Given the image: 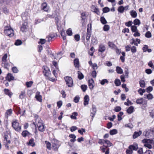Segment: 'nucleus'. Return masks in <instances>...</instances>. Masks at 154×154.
Returning <instances> with one entry per match:
<instances>
[{
    "mask_svg": "<svg viewBox=\"0 0 154 154\" xmlns=\"http://www.w3.org/2000/svg\"><path fill=\"white\" fill-rule=\"evenodd\" d=\"M35 98L38 101L40 102H42V96L40 94V93L39 92L37 91L36 93Z\"/></svg>",
    "mask_w": 154,
    "mask_h": 154,
    "instance_id": "9b49d317",
    "label": "nucleus"
},
{
    "mask_svg": "<svg viewBox=\"0 0 154 154\" xmlns=\"http://www.w3.org/2000/svg\"><path fill=\"white\" fill-rule=\"evenodd\" d=\"M35 123L38 127V130L41 132H43L45 130L44 125L42 122V121L39 118H37L35 120Z\"/></svg>",
    "mask_w": 154,
    "mask_h": 154,
    "instance_id": "7ed1b4c3",
    "label": "nucleus"
},
{
    "mask_svg": "<svg viewBox=\"0 0 154 154\" xmlns=\"http://www.w3.org/2000/svg\"><path fill=\"white\" fill-rule=\"evenodd\" d=\"M13 128L17 131H20L21 130V126L19 125V124L16 120H13L12 123Z\"/></svg>",
    "mask_w": 154,
    "mask_h": 154,
    "instance_id": "20e7f679",
    "label": "nucleus"
},
{
    "mask_svg": "<svg viewBox=\"0 0 154 154\" xmlns=\"http://www.w3.org/2000/svg\"><path fill=\"white\" fill-rule=\"evenodd\" d=\"M134 109V107L131 106L127 109V112L129 114H131L133 112Z\"/></svg>",
    "mask_w": 154,
    "mask_h": 154,
    "instance_id": "c85d7f7f",
    "label": "nucleus"
},
{
    "mask_svg": "<svg viewBox=\"0 0 154 154\" xmlns=\"http://www.w3.org/2000/svg\"><path fill=\"white\" fill-rule=\"evenodd\" d=\"M29 17L28 13L26 11L22 14V18L24 21V23L21 27V30L23 32H26L28 27V21Z\"/></svg>",
    "mask_w": 154,
    "mask_h": 154,
    "instance_id": "f257e3e1",
    "label": "nucleus"
},
{
    "mask_svg": "<svg viewBox=\"0 0 154 154\" xmlns=\"http://www.w3.org/2000/svg\"><path fill=\"white\" fill-rule=\"evenodd\" d=\"M142 133L141 131H139L138 132L135 131L134 133L133 137L134 139H135L140 136Z\"/></svg>",
    "mask_w": 154,
    "mask_h": 154,
    "instance_id": "dca6fc26",
    "label": "nucleus"
},
{
    "mask_svg": "<svg viewBox=\"0 0 154 154\" xmlns=\"http://www.w3.org/2000/svg\"><path fill=\"white\" fill-rule=\"evenodd\" d=\"M12 113V110L11 109L7 110L5 113V116L6 118H8L9 116H10Z\"/></svg>",
    "mask_w": 154,
    "mask_h": 154,
    "instance_id": "5701e85b",
    "label": "nucleus"
},
{
    "mask_svg": "<svg viewBox=\"0 0 154 154\" xmlns=\"http://www.w3.org/2000/svg\"><path fill=\"white\" fill-rule=\"evenodd\" d=\"M118 11L119 13H123L124 11V7L123 6H119L118 8Z\"/></svg>",
    "mask_w": 154,
    "mask_h": 154,
    "instance_id": "473e14b6",
    "label": "nucleus"
},
{
    "mask_svg": "<svg viewBox=\"0 0 154 154\" xmlns=\"http://www.w3.org/2000/svg\"><path fill=\"white\" fill-rule=\"evenodd\" d=\"M123 113L122 112H120L119 113L118 115V121H120L122 119L121 116L123 115Z\"/></svg>",
    "mask_w": 154,
    "mask_h": 154,
    "instance_id": "e433bc0d",
    "label": "nucleus"
},
{
    "mask_svg": "<svg viewBox=\"0 0 154 154\" xmlns=\"http://www.w3.org/2000/svg\"><path fill=\"white\" fill-rule=\"evenodd\" d=\"M45 42L46 40L45 39L41 38L40 39V41L38 42V43L43 45L45 43Z\"/></svg>",
    "mask_w": 154,
    "mask_h": 154,
    "instance_id": "680f3d73",
    "label": "nucleus"
},
{
    "mask_svg": "<svg viewBox=\"0 0 154 154\" xmlns=\"http://www.w3.org/2000/svg\"><path fill=\"white\" fill-rule=\"evenodd\" d=\"M145 36L147 38H150L152 36V35L149 31H147L145 34Z\"/></svg>",
    "mask_w": 154,
    "mask_h": 154,
    "instance_id": "864d4df0",
    "label": "nucleus"
},
{
    "mask_svg": "<svg viewBox=\"0 0 154 154\" xmlns=\"http://www.w3.org/2000/svg\"><path fill=\"white\" fill-rule=\"evenodd\" d=\"M104 141V146L106 147L112 146V144L109 141L107 140H104V141Z\"/></svg>",
    "mask_w": 154,
    "mask_h": 154,
    "instance_id": "412c9836",
    "label": "nucleus"
},
{
    "mask_svg": "<svg viewBox=\"0 0 154 154\" xmlns=\"http://www.w3.org/2000/svg\"><path fill=\"white\" fill-rule=\"evenodd\" d=\"M2 66L4 68L8 69L10 66V65L7 60L2 61Z\"/></svg>",
    "mask_w": 154,
    "mask_h": 154,
    "instance_id": "ddd939ff",
    "label": "nucleus"
},
{
    "mask_svg": "<svg viewBox=\"0 0 154 154\" xmlns=\"http://www.w3.org/2000/svg\"><path fill=\"white\" fill-rule=\"evenodd\" d=\"M30 125L34 133L36 134L37 131L36 129V124L35 122H32V124H31Z\"/></svg>",
    "mask_w": 154,
    "mask_h": 154,
    "instance_id": "b1692460",
    "label": "nucleus"
},
{
    "mask_svg": "<svg viewBox=\"0 0 154 154\" xmlns=\"http://www.w3.org/2000/svg\"><path fill=\"white\" fill-rule=\"evenodd\" d=\"M42 68L44 75L46 77H48L49 80L51 81L52 79L49 77L51 75V72L49 69L46 66H43Z\"/></svg>",
    "mask_w": 154,
    "mask_h": 154,
    "instance_id": "39448f33",
    "label": "nucleus"
},
{
    "mask_svg": "<svg viewBox=\"0 0 154 154\" xmlns=\"http://www.w3.org/2000/svg\"><path fill=\"white\" fill-rule=\"evenodd\" d=\"M133 22L131 21H129L128 22L125 23V25L128 27L131 26Z\"/></svg>",
    "mask_w": 154,
    "mask_h": 154,
    "instance_id": "338daca9",
    "label": "nucleus"
},
{
    "mask_svg": "<svg viewBox=\"0 0 154 154\" xmlns=\"http://www.w3.org/2000/svg\"><path fill=\"white\" fill-rule=\"evenodd\" d=\"M61 35L62 36V37L63 40H65L66 39V36L65 34V32L64 31H62L61 32Z\"/></svg>",
    "mask_w": 154,
    "mask_h": 154,
    "instance_id": "0e129e2a",
    "label": "nucleus"
},
{
    "mask_svg": "<svg viewBox=\"0 0 154 154\" xmlns=\"http://www.w3.org/2000/svg\"><path fill=\"white\" fill-rule=\"evenodd\" d=\"M109 29V26L108 25H105L103 27V29L105 31H107Z\"/></svg>",
    "mask_w": 154,
    "mask_h": 154,
    "instance_id": "8fccbe9b",
    "label": "nucleus"
},
{
    "mask_svg": "<svg viewBox=\"0 0 154 154\" xmlns=\"http://www.w3.org/2000/svg\"><path fill=\"white\" fill-rule=\"evenodd\" d=\"M131 51L132 53H135L137 51L136 47L135 46H132L131 48Z\"/></svg>",
    "mask_w": 154,
    "mask_h": 154,
    "instance_id": "603ef678",
    "label": "nucleus"
},
{
    "mask_svg": "<svg viewBox=\"0 0 154 154\" xmlns=\"http://www.w3.org/2000/svg\"><path fill=\"white\" fill-rule=\"evenodd\" d=\"M106 50V47L104 45L101 44L99 45L98 48V51L101 52H104Z\"/></svg>",
    "mask_w": 154,
    "mask_h": 154,
    "instance_id": "2eb2a0df",
    "label": "nucleus"
},
{
    "mask_svg": "<svg viewBox=\"0 0 154 154\" xmlns=\"http://www.w3.org/2000/svg\"><path fill=\"white\" fill-rule=\"evenodd\" d=\"M129 148L132 151L133 150H137L138 148V145L136 144L133 145H131L129 146Z\"/></svg>",
    "mask_w": 154,
    "mask_h": 154,
    "instance_id": "a211bd4d",
    "label": "nucleus"
},
{
    "mask_svg": "<svg viewBox=\"0 0 154 154\" xmlns=\"http://www.w3.org/2000/svg\"><path fill=\"white\" fill-rule=\"evenodd\" d=\"M97 111V109L94 106H92V109L91 112V116L92 117V118H93L96 112Z\"/></svg>",
    "mask_w": 154,
    "mask_h": 154,
    "instance_id": "aec40b11",
    "label": "nucleus"
},
{
    "mask_svg": "<svg viewBox=\"0 0 154 154\" xmlns=\"http://www.w3.org/2000/svg\"><path fill=\"white\" fill-rule=\"evenodd\" d=\"M125 127H127L130 129H131L133 127V125L130 123L125 124Z\"/></svg>",
    "mask_w": 154,
    "mask_h": 154,
    "instance_id": "37998d69",
    "label": "nucleus"
},
{
    "mask_svg": "<svg viewBox=\"0 0 154 154\" xmlns=\"http://www.w3.org/2000/svg\"><path fill=\"white\" fill-rule=\"evenodd\" d=\"M118 133L116 129H113L110 131V134L111 135L116 134Z\"/></svg>",
    "mask_w": 154,
    "mask_h": 154,
    "instance_id": "f704fd0d",
    "label": "nucleus"
},
{
    "mask_svg": "<svg viewBox=\"0 0 154 154\" xmlns=\"http://www.w3.org/2000/svg\"><path fill=\"white\" fill-rule=\"evenodd\" d=\"M140 20L137 19H135L134 21V25H139L140 24Z\"/></svg>",
    "mask_w": 154,
    "mask_h": 154,
    "instance_id": "c03bdc74",
    "label": "nucleus"
},
{
    "mask_svg": "<svg viewBox=\"0 0 154 154\" xmlns=\"http://www.w3.org/2000/svg\"><path fill=\"white\" fill-rule=\"evenodd\" d=\"M7 54H5L2 58V61L7 60Z\"/></svg>",
    "mask_w": 154,
    "mask_h": 154,
    "instance_id": "4d7b16f0",
    "label": "nucleus"
},
{
    "mask_svg": "<svg viewBox=\"0 0 154 154\" xmlns=\"http://www.w3.org/2000/svg\"><path fill=\"white\" fill-rule=\"evenodd\" d=\"M8 135L7 134V133H4V143L8 142Z\"/></svg>",
    "mask_w": 154,
    "mask_h": 154,
    "instance_id": "ea45409f",
    "label": "nucleus"
},
{
    "mask_svg": "<svg viewBox=\"0 0 154 154\" xmlns=\"http://www.w3.org/2000/svg\"><path fill=\"white\" fill-rule=\"evenodd\" d=\"M4 93L5 94L8 95L10 98L13 94V93L10 90L7 89H5L4 90Z\"/></svg>",
    "mask_w": 154,
    "mask_h": 154,
    "instance_id": "4468645a",
    "label": "nucleus"
},
{
    "mask_svg": "<svg viewBox=\"0 0 154 154\" xmlns=\"http://www.w3.org/2000/svg\"><path fill=\"white\" fill-rule=\"evenodd\" d=\"M87 31V32L86 40L87 41H89L91 35V23L88 24V25Z\"/></svg>",
    "mask_w": 154,
    "mask_h": 154,
    "instance_id": "6e6552de",
    "label": "nucleus"
},
{
    "mask_svg": "<svg viewBox=\"0 0 154 154\" xmlns=\"http://www.w3.org/2000/svg\"><path fill=\"white\" fill-rule=\"evenodd\" d=\"M12 72L14 73H17L18 72V70L17 68L16 67H14L12 68Z\"/></svg>",
    "mask_w": 154,
    "mask_h": 154,
    "instance_id": "69168bd1",
    "label": "nucleus"
},
{
    "mask_svg": "<svg viewBox=\"0 0 154 154\" xmlns=\"http://www.w3.org/2000/svg\"><path fill=\"white\" fill-rule=\"evenodd\" d=\"M14 109L16 111L17 113V114H22L21 115H23L25 112V110H24L23 112V113H22L20 108L16 105H15L14 106Z\"/></svg>",
    "mask_w": 154,
    "mask_h": 154,
    "instance_id": "9d476101",
    "label": "nucleus"
},
{
    "mask_svg": "<svg viewBox=\"0 0 154 154\" xmlns=\"http://www.w3.org/2000/svg\"><path fill=\"white\" fill-rule=\"evenodd\" d=\"M108 45L109 47L112 49H115L117 48L113 43L112 42H109L108 43Z\"/></svg>",
    "mask_w": 154,
    "mask_h": 154,
    "instance_id": "393cba45",
    "label": "nucleus"
},
{
    "mask_svg": "<svg viewBox=\"0 0 154 154\" xmlns=\"http://www.w3.org/2000/svg\"><path fill=\"white\" fill-rule=\"evenodd\" d=\"M22 43V42L21 40L17 39L16 41L14 44L18 46L21 45Z\"/></svg>",
    "mask_w": 154,
    "mask_h": 154,
    "instance_id": "c9c22d12",
    "label": "nucleus"
},
{
    "mask_svg": "<svg viewBox=\"0 0 154 154\" xmlns=\"http://www.w3.org/2000/svg\"><path fill=\"white\" fill-rule=\"evenodd\" d=\"M4 31L5 34L9 37H12L14 35V30L10 26L5 27Z\"/></svg>",
    "mask_w": 154,
    "mask_h": 154,
    "instance_id": "f03ea898",
    "label": "nucleus"
},
{
    "mask_svg": "<svg viewBox=\"0 0 154 154\" xmlns=\"http://www.w3.org/2000/svg\"><path fill=\"white\" fill-rule=\"evenodd\" d=\"M14 79V77L12 75V74L11 73L8 74L7 77H6V80L9 82H10L12 80H13Z\"/></svg>",
    "mask_w": 154,
    "mask_h": 154,
    "instance_id": "f3484780",
    "label": "nucleus"
},
{
    "mask_svg": "<svg viewBox=\"0 0 154 154\" xmlns=\"http://www.w3.org/2000/svg\"><path fill=\"white\" fill-rule=\"evenodd\" d=\"M64 79L67 86L71 87L73 85V81L72 78L70 77L66 76L64 78Z\"/></svg>",
    "mask_w": 154,
    "mask_h": 154,
    "instance_id": "0eeeda50",
    "label": "nucleus"
},
{
    "mask_svg": "<svg viewBox=\"0 0 154 154\" xmlns=\"http://www.w3.org/2000/svg\"><path fill=\"white\" fill-rule=\"evenodd\" d=\"M81 88L82 91L85 92L86 91V90H87V87L86 85H81Z\"/></svg>",
    "mask_w": 154,
    "mask_h": 154,
    "instance_id": "bf43d9fd",
    "label": "nucleus"
},
{
    "mask_svg": "<svg viewBox=\"0 0 154 154\" xmlns=\"http://www.w3.org/2000/svg\"><path fill=\"white\" fill-rule=\"evenodd\" d=\"M100 20L101 23L103 24H104L107 23V21L103 17H101Z\"/></svg>",
    "mask_w": 154,
    "mask_h": 154,
    "instance_id": "58836bf2",
    "label": "nucleus"
},
{
    "mask_svg": "<svg viewBox=\"0 0 154 154\" xmlns=\"http://www.w3.org/2000/svg\"><path fill=\"white\" fill-rule=\"evenodd\" d=\"M109 8L107 7H105L103 9V12L104 13H107L109 12Z\"/></svg>",
    "mask_w": 154,
    "mask_h": 154,
    "instance_id": "5fc2aeb1",
    "label": "nucleus"
},
{
    "mask_svg": "<svg viewBox=\"0 0 154 154\" xmlns=\"http://www.w3.org/2000/svg\"><path fill=\"white\" fill-rule=\"evenodd\" d=\"M152 140L149 139H145L142 140V142L144 143H152Z\"/></svg>",
    "mask_w": 154,
    "mask_h": 154,
    "instance_id": "c756f323",
    "label": "nucleus"
},
{
    "mask_svg": "<svg viewBox=\"0 0 154 154\" xmlns=\"http://www.w3.org/2000/svg\"><path fill=\"white\" fill-rule=\"evenodd\" d=\"M79 97L78 96H76L74 98L73 101L75 103H77L79 102Z\"/></svg>",
    "mask_w": 154,
    "mask_h": 154,
    "instance_id": "3c124183",
    "label": "nucleus"
},
{
    "mask_svg": "<svg viewBox=\"0 0 154 154\" xmlns=\"http://www.w3.org/2000/svg\"><path fill=\"white\" fill-rule=\"evenodd\" d=\"M138 92L141 95H143V93L145 92V91L144 89H142L141 88H140L138 91Z\"/></svg>",
    "mask_w": 154,
    "mask_h": 154,
    "instance_id": "6e6d98bb",
    "label": "nucleus"
},
{
    "mask_svg": "<svg viewBox=\"0 0 154 154\" xmlns=\"http://www.w3.org/2000/svg\"><path fill=\"white\" fill-rule=\"evenodd\" d=\"M52 147L53 149L55 151H57L60 146L59 141L55 139L53 140L52 141Z\"/></svg>",
    "mask_w": 154,
    "mask_h": 154,
    "instance_id": "423d86ee",
    "label": "nucleus"
},
{
    "mask_svg": "<svg viewBox=\"0 0 154 154\" xmlns=\"http://www.w3.org/2000/svg\"><path fill=\"white\" fill-rule=\"evenodd\" d=\"M116 71L118 73L120 74H122L123 72V70L122 68L118 66L116 67Z\"/></svg>",
    "mask_w": 154,
    "mask_h": 154,
    "instance_id": "bb28decb",
    "label": "nucleus"
},
{
    "mask_svg": "<svg viewBox=\"0 0 154 154\" xmlns=\"http://www.w3.org/2000/svg\"><path fill=\"white\" fill-rule=\"evenodd\" d=\"M144 96L146 97L149 100L153 98L152 95L151 94H149L148 95H146L145 94Z\"/></svg>",
    "mask_w": 154,
    "mask_h": 154,
    "instance_id": "e2e57ef3",
    "label": "nucleus"
},
{
    "mask_svg": "<svg viewBox=\"0 0 154 154\" xmlns=\"http://www.w3.org/2000/svg\"><path fill=\"white\" fill-rule=\"evenodd\" d=\"M130 14L133 18H135L137 17V13L134 10H131L130 12Z\"/></svg>",
    "mask_w": 154,
    "mask_h": 154,
    "instance_id": "4be33fe9",
    "label": "nucleus"
},
{
    "mask_svg": "<svg viewBox=\"0 0 154 154\" xmlns=\"http://www.w3.org/2000/svg\"><path fill=\"white\" fill-rule=\"evenodd\" d=\"M94 82L92 79H91L88 80V86L89 88L91 89H92L94 86Z\"/></svg>",
    "mask_w": 154,
    "mask_h": 154,
    "instance_id": "f8f14e48",
    "label": "nucleus"
},
{
    "mask_svg": "<svg viewBox=\"0 0 154 154\" xmlns=\"http://www.w3.org/2000/svg\"><path fill=\"white\" fill-rule=\"evenodd\" d=\"M29 133L28 131L26 130L24 131L22 133V135L23 137H26Z\"/></svg>",
    "mask_w": 154,
    "mask_h": 154,
    "instance_id": "de8ad7c7",
    "label": "nucleus"
},
{
    "mask_svg": "<svg viewBox=\"0 0 154 154\" xmlns=\"http://www.w3.org/2000/svg\"><path fill=\"white\" fill-rule=\"evenodd\" d=\"M115 84L116 86L120 85L121 84L120 80L119 79H116L115 81Z\"/></svg>",
    "mask_w": 154,
    "mask_h": 154,
    "instance_id": "a18cd8bd",
    "label": "nucleus"
},
{
    "mask_svg": "<svg viewBox=\"0 0 154 154\" xmlns=\"http://www.w3.org/2000/svg\"><path fill=\"white\" fill-rule=\"evenodd\" d=\"M148 66L154 69V65H153L152 62L150 61L148 63Z\"/></svg>",
    "mask_w": 154,
    "mask_h": 154,
    "instance_id": "774afa93",
    "label": "nucleus"
},
{
    "mask_svg": "<svg viewBox=\"0 0 154 154\" xmlns=\"http://www.w3.org/2000/svg\"><path fill=\"white\" fill-rule=\"evenodd\" d=\"M25 96V90L23 91H21L20 95L19 96V98L20 99L24 98Z\"/></svg>",
    "mask_w": 154,
    "mask_h": 154,
    "instance_id": "2f4dec72",
    "label": "nucleus"
},
{
    "mask_svg": "<svg viewBox=\"0 0 154 154\" xmlns=\"http://www.w3.org/2000/svg\"><path fill=\"white\" fill-rule=\"evenodd\" d=\"M45 143L46 145L47 148L49 150H50L51 149V144L49 142L46 141Z\"/></svg>",
    "mask_w": 154,
    "mask_h": 154,
    "instance_id": "4c0bfd02",
    "label": "nucleus"
},
{
    "mask_svg": "<svg viewBox=\"0 0 154 154\" xmlns=\"http://www.w3.org/2000/svg\"><path fill=\"white\" fill-rule=\"evenodd\" d=\"M34 139H31L29 140V146H34L35 145V143L34 142Z\"/></svg>",
    "mask_w": 154,
    "mask_h": 154,
    "instance_id": "79ce46f5",
    "label": "nucleus"
},
{
    "mask_svg": "<svg viewBox=\"0 0 154 154\" xmlns=\"http://www.w3.org/2000/svg\"><path fill=\"white\" fill-rule=\"evenodd\" d=\"M139 84L141 87L144 88L145 87V82L143 80H140Z\"/></svg>",
    "mask_w": 154,
    "mask_h": 154,
    "instance_id": "a19ab883",
    "label": "nucleus"
},
{
    "mask_svg": "<svg viewBox=\"0 0 154 154\" xmlns=\"http://www.w3.org/2000/svg\"><path fill=\"white\" fill-rule=\"evenodd\" d=\"M41 8L42 10L45 11H48L49 9V7L45 2L43 3L42 4Z\"/></svg>",
    "mask_w": 154,
    "mask_h": 154,
    "instance_id": "1a4fd4ad",
    "label": "nucleus"
},
{
    "mask_svg": "<svg viewBox=\"0 0 154 154\" xmlns=\"http://www.w3.org/2000/svg\"><path fill=\"white\" fill-rule=\"evenodd\" d=\"M77 73L78 74V78L79 79H82L84 78L83 75L81 72L78 71Z\"/></svg>",
    "mask_w": 154,
    "mask_h": 154,
    "instance_id": "cd10ccee",
    "label": "nucleus"
},
{
    "mask_svg": "<svg viewBox=\"0 0 154 154\" xmlns=\"http://www.w3.org/2000/svg\"><path fill=\"white\" fill-rule=\"evenodd\" d=\"M131 30L133 32H135L137 31V27L135 26H132L131 27Z\"/></svg>",
    "mask_w": 154,
    "mask_h": 154,
    "instance_id": "49530a36",
    "label": "nucleus"
},
{
    "mask_svg": "<svg viewBox=\"0 0 154 154\" xmlns=\"http://www.w3.org/2000/svg\"><path fill=\"white\" fill-rule=\"evenodd\" d=\"M66 33L68 35L71 36L72 35V33L71 28H69L66 31Z\"/></svg>",
    "mask_w": 154,
    "mask_h": 154,
    "instance_id": "09e8293b",
    "label": "nucleus"
},
{
    "mask_svg": "<svg viewBox=\"0 0 154 154\" xmlns=\"http://www.w3.org/2000/svg\"><path fill=\"white\" fill-rule=\"evenodd\" d=\"M143 98L138 99L136 100V103L137 104H142L143 103Z\"/></svg>",
    "mask_w": 154,
    "mask_h": 154,
    "instance_id": "72a5a7b5",
    "label": "nucleus"
},
{
    "mask_svg": "<svg viewBox=\"0 0 154 154\" xmlns=\"http://www.w3.org/2000/svg\"><path fill=\"white\" fill-rule=\"evenodd\" d=\"M92 66L93 69L94 70L97 69L98 67L97 64L96 63H93Z\"/></svg>",
    "mask_w": 154,
    "mask_h": 154,
    "instance_id": "052dcab7",
    "label": "nucleus"
},
{
    "mask_svg": "<svg viewBox=\"0 0 154 154\" xmlns=\"http://www.w3.org/2000/svg\"><path fill=\"white\" fill-rule=\"evenodd\" d=\"M78 115V113L77 112H74L72 114V115L70 117L72 119H76V116Z\"/></svg>",
    "mask_w": 154,
    "mask_h": 154,
    "instance_id": "7c9ffc66",
    "label": "nucleus"
},
{
    "mask_svg": "<svg viewBox=\"0 0 154 154\" xmlns=\"http://www.w3.org/2000/svg\"><path fill=\"white\" fill-rule=\"evenodd\" d=\"M89 100V96L88 95H86L84 98V104L86 106L88 104Z\"/></svg>",
    "mask_w": 154,
    "mask_h": 154,
    "instance_id": "6ab92c4d",
    "label": "nucleus"
},
{
    "mask_svg": "<svg viewBox=\"0 0 154 154\" xmlns=\"http://www.w3.org/2000/svg\"><path fill=\"white\" fill-rule=\"evenodd\" d=\"M74 65L75 67L79 68V60L78 59H75L74 61Z\"/></svg>",
    "mask_w": 154,
    "mask_h": 154,
    "instance_id": "a878e982",
    "label": "nucleus"
},
{
    "mask_svg": "<svg viewBox=\"0 0 154 154\" xmlns=\"http://www.w3.org/2000/svg\"><path fill=\"white\" fill-rule=\"evenodd\" d=\"M109 82L106 79H103L100 82V84L102 85H104L105 83H108Z\"/></svg>",
    "mask_w": 154,
    "mask_h": 154,
    "instance_id": "13d9d810",
    "label": "nucleus"
}]
</instances>
